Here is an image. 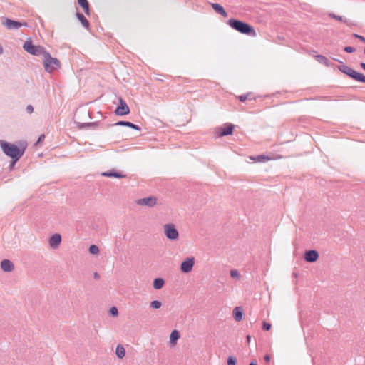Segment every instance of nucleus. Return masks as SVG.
Wrapping results in <instances>:
<instances>
[{"instance_id": "a878e982", "label": "nucleus", "mask_w": 365, "mask_h": 365, "mask_svg": "<svg viewBox=\"0 0 365 365\" xmlns=\"http://www.w3.org/2000/svg\"><path fill=\"white\" fill-rule=\"evenodd\" d=\"M88 251L92 255H97L99 252V248L96 245H91L88 248Z\"/></svg>"}, {"instance_id": "9d476101", "label": "nucleus", "mask_w": 365, "mask_h": 365, "mask_svg": "<svg viewBox=\"0 0 365 365\" xmlns=\"http://www.w3.org/2000/svg\"><path fill=\"white\" fill-rule=\"evenodd\" d=\"M234 130V125L231 123L225 125V127L217 128L216 130V135L217 137H223L226 135H232Z\"/></svg>"}, {"instance_id": "72a5a7b5", "label": "nucleus", "mask_w": 365, "mask_h": 365, "mask_svg": "<svg viewBox=\"0 0 365 365\" xmlns=\"http://www.w3.org/2000/svg\"><path fill=\"white\" fill-rule=\"evenodd\" d=\"M354 36L355 38H358L360 41H361L364 43H365V37H364L363 36H360V35H358V34H354Z\"/></svg>"}, {"instance_id": "473e14b6", "label": "nucleus", "mask_w": 365, "mask_h": 365, "mask_svg": "<svg viewBox=\"0 0 365 365\" xmlns=\"http://www.w3.org/2000/svg\"><path fill=\"white\" fill-rule=\"evenodd\" d=\"M249 94L241 95L238 97L240 101L245 102L248 98Z\"/></svg>"}, {"instance_id": "c03bdc74", "label": "nucleus", "mask_w": 365, "mask_h": 365, "mask_svg": "<svg viewBox=\"0 0 365 365\" xmlns=\"http://www.w3.org/2000/svg\"><path fill=\"white\" fill-rule=\"evenodd\" d=\"M249 365H257V363L256 361H252Z\"/></svg>"}, {"instance_id": "f8f14e48", "label": "nucleus", "mask_w": 365, "mask_h": 365, "mask_svg": "<svg viewBox=\"0 0 365 365\" xmlns=\"http://www.w3.org/2000/svg\"><path fill=\"white\" fill-rule=\"evenodd\" d=\"M319 258V253L316 250H309L305 251L304 259L306 262L313 263Z\"/></svg>"}, {"instance_id": "bb28decb", "label": "nucleus", "mask_w": 365, "mask_h": 365, "mask_svg": "<svg viewBox=\"0 0 365 365\" xmlns=\"http://www.w3.org/2000/svg\"><path fill=\"white\" fill-rule=\"evenodd\" d=\"M254 160L258 162H265L266 160H269V158L265 155H259L256 156Z\"/></svg>"}, {"instance_id": "a18cd8bd", "label": "nucleus", "mask_w": 365, "mask_h": 365, "mask_svg": "<svg viewBox=\"0 0 365 365\" xmlns=\"http://www.w3.org/2000/svg\"><path fill=\"white\" fill-rule=\"evenodd\" d=\"M4 53V48L0 44V54H2Z\"/></svg>"}, {"instance_id": "0eeeda50", "label": "nucleus", "mask_w": 365, "mask_h": 365, "mask_svg": "<svg viewBox=\"0 0 365 365\" xmlns=\"http://www.w3.org/2000/svg\"><path fill=\"white\" fill-rule=\"evenodd\" d=\"M3 24L8 29H19L21 26H27L28 24L26 22H21L19 21H15L11 19L6 18L5 21L3 22Z\"/></svg>"}, {"instance_id": "ea45409f", "label": "nucleus", "mask_w": 365, "mask_h": 365, "mask_svg": "<svg viewBox=\"0 0 365 365\" xmlns=\"http://www.w3.org/2000/svg\"><path fill=\"white\" fill-rule=\"evenodd\" d=\"M16 162L14 161V159H11V162L10 165H9L10 168H12L14 166V165L16 164Z\"/></svg>"}, {"instance_id": "393cba45", "label": "nucleus", "mask_w": 365, "mask_h": 365, "mask_svg": "<svg viewBox=\"0 0 365 365\" xmlns=\"http://www.w3.org/2000/svg\"><path fill=\"white\" fill-rule=\"evenodd\" d=\"M162 306V302L159 300H153V302H150V307L151 308H153V309H160Z\"/></svg>"}, {"instance_id": "2eb2a0df", "label": "nucleus", "mask_w": 365, "mask_h": 365, "mask_svg": "<svg viewBox=\"0 0 365 365\" xmlns=\"http://www.w3.org/2000/svg\"><path fill=\"white\" fill-rule=\"evenodd\" d=\"M103 176L108 178H123L125 177V175L122 174L115 170H110L101 173Z\"/></svg>"}, {"instance_id": "20e7f679", "label": "nucleus", "mask_w": 365, "mask_h": 365, "mask_svg": "<svg viewBox=\"0 0 365 365\" xmlns=\"http://www.w3.org/2000/svg\"><path fill=\"white\" fill-rule=\"evenodd\" d=\"M23 48L29 53L36 56H39L41 55H43V56H44L45 53L48 52L45 50L44 47L41 46L34 45L31 39L27 40L24 43Z\"/></svg>"}, {"instance_id": "4be33fe9", "label": "nucleus", "mask_w": 365, "mask_h": 365, "mask_svg": "<svg viewBox=\"0 0 365 365\" xmlns=\"http://www.w3.org/2000/svg\"><path fill=\"white\" fill-rule=\"evenodd\" d=\"M165 284V281L162 278H155L154 280H153V287L155 289H160L161 288H163V287L164 286Z\"/></svg>"}, {"instance_id": "37998d69", "label": "nucleus", "mask_w": 365, "mask_h": 365, "mask_svg": "<svg viewBox=\"0 0 365 365\" xmlns=\"http://www.w3.org/2000/svg\"><path fill=\"white\" fill-rule=\"evenodd\" d=\"M246 340H247V343H250V340H251V336L250 335H247L246 336Z\"/></svg>"}, {"instance_id": "f3484780", "label": "nucleus", "mask_w": 365, "mask_h": 365, "mask_svg": "<svg viewBox=\"0 0 365 365\" xmlns=\"http://www.w3.org/2000/svg\"><path fill=\"white\" fill-rule=\"evenodd\" d=\"M210 5H211V7L212 8V9L216 13L222 15L224 17L227 16L228 14L222 5H220L217 3H211Z\"/></svg>"}, {"instance_id": "cd10ccee", "label": "nucleus", "mask_w": 365, "mask_h": 365, "mask_svg": "<svg viewBox=\"0 0 365 365\" xmlns=\"http://www.w3.org/2000/svg\"><path fill=\"white\" fill-rule=\"evenodd\" d=\"M109 314L112 317H117L118 315V310L116 307H112L109 310Z\"/></svg>"}, {"instance_id": "b1692460", "label": "nucleus", "mask_w": 365, "mask_h": 365, "mask_svg": "<svg viewBox=\"0 0 365 365\" xmlns=\"http://www.w3.org/2000/svg\"><path fill=\"white\" fill-rule=\"evenodd\" d=\"M317 61L324 65L329 66V61L325 56L322 55H317L316 56Z\"/></svg>"}, {"instance_id": "4468645a", "label": "nucleus", "mask_w": 365, "mask_h": 365, "mask_svg": "<svg viewBox=\"0 0 365 365\" xmlns=\"http://www.w3.org/2000/svg\"><path fill=\"white\" fill-rule=\"evenodd\" d=\"M1 269L5 272H11L14 269V265L10 259H3L1 262Z\"/></svg>"}, {"instance_id": "09e8293b", "label": "nucleus", "mask_w": 365, "mask_h": 365, "mask_svg": "<svg viewBox=\"0 0 365 365\" xmlns=\"http://www.w3.org/2000/svg\"><path fill=\"white\" fill-rule=\"evenodd\" d=\"M343 23H344V24H346V20H344V21H343Z\"/></svg>"}, {"instance_id": "49530a36", "label": "nucleus", "mask_w": 365, "mask_h": 365, "mask_svg": "<svg viewBox=\"0 0 365 365\" xmlns=\"http://www.w3.org/2000/svg\"><path fill=\"white\" fill-rule=\"evenodd\" d=\"M338 69L342 72V65H339L337 66Z\"/></svg>"}, {"instance_id": "dca6fc26", "label": "nucleus", "mask_w": 365, "mask_h": 365, "mask_svg": "<svg viewBox=\"0 0 365 365\" xmlns=\"http://www.w3.org/2000/svg\"><path fill=\"white\" fill-rule=\"evenodd\" d=\"M113 125H116V126H126V127H129L133 130H140L141 128L139 125H136V124H134L131 122H129V121H125V120H120V121H118L117 123H115Z\"/></svg>"}, {"instance_id": "f257e3e1", "label": "nucleus", "mask_w": 365, "mask_h": 365, "mask_svg": "<svg viewBox=\"0 0 365 365\" xmlns=\"http://www.w3.org/2000/svg\"><path fill=\"white\" fill-rule=\"evenodd\" d=\"M0 146L3 153L14 159V162H17L22 157L26 150V146L19 148L15 144L4 140H0Z\"/></svg>"}, {"instance_id": "f704fd0d", "label": "nucleus", "mask_w": 365, "mask_h": 365, "mask_svg": "<svg viewBox=\"0 0 365 365\" xmlns=\"http://www.w3.org/2000/svg\"><path fill=\"white\" fill-rule=\"evenodd\" d=\"M28 113H32L34 111V108L31 105H28L26 108Z\"/></svg>"}, {"instance_id": "79ce46f5", "label": "nucleus", "mask_w": 365, "mask_h": 365, "mask_svg": "<svg viewBox=\"0 0 365 365\" xmlns=\"http://www.w3.org/2000/svg\"><path fill=\"white\" fill-rule=\"evenodd\" d=\"M360 67L365 71V63L361 62L360 63Z\"/></svg>"}, {"instance_id": "2f4dec72", "label": "nucleus", "mask_w": 365, "mask_h": 365, "mask_svg": "<svg viewBox=\"0 0 365 365\" xmlns=\"http://www.w3.org/2000/svg\"><path fill=\"white\" fill-rule=\"evenodd\" d=\"M356 51V48L354 47H352V46H345L344 47V51L346 52V53H354V51Z\"/></svg>"}, {"instance_id": "c756f323", "label": "nucleus", "mask_w": 365, "mask_h": 365, "mask_svg": "<svg viewBox=\"0 0 365 365\" xmlns=\"http://www.w3.org/2000/svg\"><path fill=\"white\" fill-rule=\"evenodd\" d=\"M230 276L234 279H239L240 275L237 269H232L230 271Z\"/></svg>"}, {"instance_id": "39448f33", "label": "nucleus", "mask_w": 365, "mask_h": 365, "mask_svg": "<svg viewBox=\"0 0 365 365\" xmlns=\"http://www.w3.org/2000/svg\"><path fill=\"white\" fill-rule=\"evenodd\" d=\"M344 74L347 75L351 79L361 83H365V76L353 68L344 64Z\"/></svg>"}, {"instance_id": "c9c22d12", "label": "nucleus", "mask_w": 365, "mask_h": 365, "mask_svg": "<svg viewBox=\"0 0 365 365\" xmlns=\"http://www.w3.org/2000/svg\"><path fill=\"white\" fill-rule=\"evenodd\" d=\"M45 138V135L44 134H41L38 138V140L36 142V143H40L41 142H42Z\"/></svg>"}, {"instance_id": "c85d7f7f", "label": "nucleus", "mask_w": 365, "mask_h": 365, "mask_svg": "<svg viewBox=\"0 0 365 365\" xmlns=\"http://www.w3.org/2000/svg\"><path fill=\"white\" fill-rule=\"evenodd\" d=\"M227 365H236L237 359L235 357L230 356L227 358Z\"/></svg>"}, {"instance_id": "a19ab883", "label": "nucleus", "mask_w": 365, "mask_h": 365, "mask_svg": "<svg viewBox=\"0 0 365 365\" xmlns=\"http://www.w3.org/2000/svg\"><path fill=\"white\" fill-rule=\"evenodd\" d=\"M93 277H94V279H98L100 278V275H99L97 272H95V273L93 274Z\"/></svg>"}, {"instance_id": "aec40b11", "label": "nucleus", "mask_w": 365, "mask_h": 365, "mask_svg": "<svg viewBox=\"0 0 365 365\" xmlns=\"http://www.w3.org/2000/svg\"><path fill=\"white\" fill-rule=\"evenodd\" d=\"M76 16L86 29H88L89 27V21L86 19V18L84 16L83 14L77 12L76 14Z\"/></svg>"}, {"instance_id": "6e6552de", "label": "nucleus", "mask_w": 365, "mask_h": 365, "mask_svg": "<svg viewBox=\"0 0 365 365\" xmlns=\"http://www.w3.org/2000/svg\"><path fill=\"white\" fill-rule=\"evenodd\" d=\"M195 264V258L193 257H187L180 264V271L182 273H189L192 271Z\"/></svg>"}, {"instance_id": "423d86ee", "label": "nucleus", "mask_w": 365, "mask_h": 365, "mask_svg": "<svg viewBox=\"0 0 365 365\" xmlns=\"http://www.w3.org/2000/svg\"><path fill=\"white\" fill-rule=\"evenodd\" d=\"M164 233L166 237L171 241L177 240L179 237V232L175 225L172 223L164 225Z\"/></svg>"}, {"instance_id": "1a4fd4ad", "label": "nucleus", "mask_w": 365, "mask_h": 365, "mask_svg": "<svg viewBox=\"0 0 365 365\" xmlns=\"http://www.w3.org/2000/svg\"><path fill=\"white\" fill-rule=\"evenodd\" d=\"M130 113V108L127 105L126 102L122 98H119V104L117 106L115 114L117 115H125Z\"/></svg>"}, {"instance_id": "de8ad7c7", "label": "nucleus", "mask_w": 365, "mask_h": 365, "mask_svg": "<svg viewBox=\"0 0 365 365\" xmlns=\"http://www.w3.org/2000/svg\"><path fill=\"white\" fill-rule=\"evenodd\" d=\"M335 61H337L339 63H341V61L339 59L334 58Z\"/></svg>"}, {"instance_id": "8fccbe9b", "label": "nucleus", "mask_w": 365, "mask_h": 365, "mask_svg": "<svg viewBox=\"0 0 365 365\" xmlns=\"http://www.w3.org/2000/svg\"><path fill=\"white\" fill-rule=\"evenodd\" d=\"M364 53L365 54V47H364Z\"/></svg>"}, {"instance_id": "a211bd4d", "label": "nucleus", "mask_w": 365, "mask_h": 365, "mask_svg": "<svg viewBox=\"0 0 365 365\" xmlns=\"http://www.w3.org/2000/svg\"><path fill=\"white\" fill-rule=\"evenodd\" d=\"M233 317L237 322H240L242 319L243 309L241 307H236L234 308Z\"/></svg>"}, {"instance_id": "7c9ffc66", "label": "nucleus", "mask_w": 365, "mask_h": 365, "mask_svg": "<svg viewBox=\"0 0 365 365\" xmlns=\"http://www.w3.org/2000/svg\"><path fill=\"white\" fill-rule=\"evenodd\" d=\"M272 327V324L267 322H263L262 329L264 331H269Z\"/></svg>"}, {"instance_id": "f03ea898", "label": "nucleus", "mask_w": 365, "mask_h": 365, "mask_svg": "<svg viewBox=\"0 0 365 365\" xmlns=\"http://www.w3.org/2000/svg\"><path fill=\"white\" fill-rule=\"evenodd\" d=\"M227 24L232 29L240 32V34H245L252 37H255L257 35L254 27L247 22L237 19H230Z\"/></svg>"}, {"instance_id": "e433bc0d", "label": "nucleus", "mask_w": 365, "mask_h": 365, "mask_svg": "<svg viewBox=\"0 0 365 365\" xmlns=\"http://www.w3.org/2000/svg\"><path fill=\"white\" fill-rule=\"evenodd\" d=\"M330 16L340 21H342V16H336L334 14H330Z\"/></svg>"}, {"instance_id": "58836bf2", "label": "nucleus", "mask_w": 365, "mask_h": 365, "mask_svg": "<svg viewBox=\"0 0 365 365\" xmlns=\"http://www.w3.org/2000/svg\"><path fill=\"white\" fill-rule=\"evenodd\" d=\"M98 125V123H85L84 125L86 126H97Z\"/></svg>"}, {"instance_id": "6ab92c4d", "label": "nucleus", "mask_w": 365, "mask_h": 365, "mask_svg": "<svg viewBox=\"0 0 365 365\" xmlns=\"http://www.w3.org/2000/svg\"><path fill=\"white\" fill-rule=\"evenodd\" d=\"M180 334L178 330H173L170 335V343L175 345L177 341L180 339Z\"/></svg>"}, {"instance_id": "7ed1b4c3", "label": "nucleus", "mask_w": 365, "mask_h": 365, "mask_svg": "<svg viewBox=\"0 0 365 365\" xmlns=\"http://www.w3.org/2000/svg\"><path fill=\"white\" fill-rule=\"evenodd\" d=\"M43 63L45 71L48 73H52L61 67L60 61L56 58H53L48 52L45 53Z\"/></svg>"}, {"instance_id": "5701e85b", "label": "nucleus", "mask_w": 365, "mask_h": 365, "mask_svg": "<svg viewBox=\"0 0 365 365\" xmlns=\"http://www.w3.org/2000/svg\"><path fill=\"white\" fill-rule=\"evenodd\" d=\"M78 4L83 9L87 15L90 14L89 4L88 0H78Z\"/></svg>"}, {"instance_id": "9b49d317", "label": "nucleus", "mask_w": 365, "mask_h": 365, "mask_svg": "<svg viewBox=\"0 0 365 365\" xmlns=\"http://www.w3.org/2000/svg\"><path fill=\"white\" fill-rule=\"evenodd\" d=\"M157 203V198L155 196L140 198L137 200V204L141 206H147L149 207H154Z\"/></svg>"}, {"instance_id": "412c9836", "label": "nucleus", "mask_w": 365, "mask_h": 365, "mask_svg": "<svg viewBox=\"0 0 365 365\" xmlns=\"http://www.w3.org/2000/svg\"><path fill=\"white\" fill-rule=\"evenodd\" d=\"M115 354L119 359H123L125 355V349L121 344H118L115 349Z\"/></svg>"}, {"instance_id": "4c0bfd02", "label": "nucleus", "mask_w": 365, "mask_h": 365, "mask_svg": "<svg viewBox=\"0 0 365 365\" xmlns=\"http://www.w3.org/2000/svg\"><path fill=\"white\" fill-rule=\"evenodd\" d=\"M270 359H271V357L269 354H265L264 356V360L266 361V362H269L270 361Z\"/></svg>"}, {"instance_id": "ddd939ff", "label": "nucleus", "mask_w": 365, "mask_h": 365, "mask_svg": "<svg viewBox=\"0 0 365 365\" xmlns=\"http://www.w3.org/2000/svg\"><path fill=\"white\" fill-rule=\"evenodd\" d=\"M61 240V235L58 233H55L50 237L49 245L52 248L56 249L60 245Z\"/></svg>"}]
</instances>
